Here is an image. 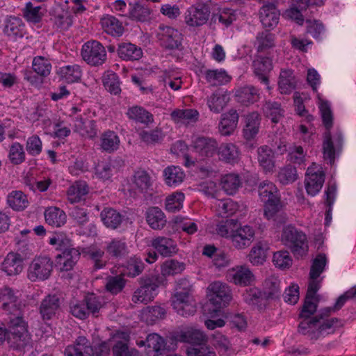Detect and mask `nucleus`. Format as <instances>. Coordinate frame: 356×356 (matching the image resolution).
<instances>
[{"instance_id":"nucleus-1","label":"nucleus","mask_w":356,"mask_h":356,"mask_svg":"<svg viewBox=\"0 0 356 356\" xmlns=\"http://www.w3.org/2000/svg\"><path fill=\"white\" fill-rule=\"evenodd\" d=\"M333 307H327L321 309L314 316L300 318L301 321L298 325L297 332L306 336L310 340L318 339L324 332L332 328L341 327L342 321L337 318H327L332 312L338 311Z\"/></svg>"},{"instance_id":"nucleus-2","label":"nucleus","mask_w":356,"mask_h":356,"mask_svg":"<svg viewBox=\"0 0 356 356\" xmlns=\"http://www.w3.org/2000/svg\"><path fill=\"white\" fill-rule=\"evenodd\" d=\"M258 193L264 204V216L268 220H273L277 225L285 223L287 216L283 211V204L276 186L268 181L261 182L258 186Z\"/></svg>"},{"instance_id":"nucleus-3","label":"nucleus","mask_w":356,"mask_h":356,"mask_svg":"<svg viewBox=\"0 0 356 356\" xmlns=\"http://www.w3.org/2000/svg\"><path fill=\"white\" fill-rule=\"evenodd\" d=\"M7 343L13 350H22L31 343V334L29 332L28 322L24 311L15 310L8 321Z\"/></svg>"},{"instance_id":"nucleus-4","label":"nucleus","mask_w":356,"mask_h":356,"mask_svg":"<svg viewBox=\"0 0 356 356\" xmlns=\"http://www.w3.org/2000/svg\"><path fill=\"white\" fill-rule=\"evenodd\" d=\"M282 241L297 258L303 257L307 252L306 235L294 226L287 225L284 227L282 233Z\"/></svg>"},{"instance_id":"nucleus-5","label":"nucleus","mask_w":356,"mask_h":356,"mask_svg":"<svg viewBox=\"0 0 356 356\" xmlns=\"http://www.w3.org/2000/svg\"><path fill=\"white\" fill-rule=\"evenodd\" d=\"M139 283L140 286L134 291L132 302L147 304L153 300L161 283L159 277L145 275L140 278Z\"/></svg>"},{"instance_id":"nucleus-6","label":"nucleus","mask_w":356,"mask_h":356,"mask_svg":"<svg viewBox=\"0 0 356 356\" xmlns=\"http://www.w3.org/2000/svg\"><path fill=\"white\" fill-rule=\"evenodd\" d=\"M343 145V136L341 130L337 129L333 135L330 131H325L322 150L323 159L331 165H334L335 159L341 153Z\"/></svg>"},{"instance_id":"nucleus-7","label":"nucleus","mask_w":356,"mask_h":356,"mask_svg":"<svg viewBox=\"0 0 356 356\" xmlns=\"http://www.w3.org/2000/svg\"><path fill=\"white\" fill-rule=\"evenodd\" d=\"M211 3L200 1L191 6L185 12L184 22L192 28H198L205 25L211 17Z\"/></svg>"},{"instance_id":"nucleus-8","label":"nucleus","mask_w":356,"mask_h":356,"mask_svg":"<svg viewBox=\"0 0 356 356\" xmlns=\"http://www.w3.org/2000/svg\"><path fill=\"white\" fill-rule=\"evenodd\" d=\"M83 60L91 66L103 65L106 59V47L97 40H90L86 42L81 52Z\"/></svg>"},{"instance_id":"nucleus-9","label":"nucleus","mask_w":356,"mask_h":356,"mask_svg":"<svg viewBox=\"0 0 356 356\" xmlns=\"http://www.w3.org/2000/svg\"><path fill=\"white\" fill-rule=\"evenodd\" d=\"M208 299L214 306L215 311L226 307L232 300V293L229 287L221 282H214L207 288Z\"/></svg>"},{"instance_id":"nucleus-10","label":"nucleus","mask_w":356,"mask_h":356,"mask_svg":"<svg viewBox=\"0 0 356 356\" xmlns=\"http://www.w3.org/2000/svg\"><path fill=\"white\" fill-rule=\"evenodd\" d=\"M53 270V261L47 256L35 257L28 269V277L31 282L47 280Z\"/></svg>"},{"instance_id":"nucleus-11","label":"nucleus","mask_w":356,"mask_h":356,"mask_svg":"<svg viewBox=\"0 0 356 356\" xmlns=\"http://www.w3.org/2000/svg\"><path fill=\"white\" fill-rule=\"evenodd\" d=\"M160 45L167 50L179 49L181 46L182 34L171 26L160 24L156 33Z\"/></svg>"},{"instance_id":"nucleus-12","label":"nucleus","mask_w":356,"mask_h":356,"mask_svg":"<svg viewBox=\"0 0 356 356\" xmlns=\"http://www.w3.org/2000/svg\"><path fill=\"white\" fill-rule=\"evenodd\" d=\"M325 174L321 166L312 163L307 168L305 179V189L308 195L315 196L319 193L325 181Z\"/></svg>"},{"instance_id":"nucleus-13","label":"nucleus","mask_w":356,"mask_h":356,"mask_svg":"<svg viewBox=\"0 0 356 356\" xmlns=\"http://www.w3.org/2000/svg\"><path fill=\"white\" fill-rule=\"evenodd\" d=\"M191 146L199 158L204 160L216 154L218 143L214 138L202 136L195 138Z\"/></svg>"},{"instance_id":"nucleus-14","label":"nucleus","mask_w":356,"mask_h":356,"mask_svg":"<svg viewBox=\"0 0 356 356\" xmlns=\"http://www.w3.org/2000/svg\"><path fill=\"white\" fill-rule=\"evenodd\" d=\"M63 299L58 294H49L40 302L39 313L44 321L53 319L61 312Z\"/></svg>"},{"instance_id":"nucleus-15","label":"nucleus","mask_w":356,"mask_h":356,"mask_svg":"<svg viewBox=\"0 0 356 356\" xmlns=\"http://www.w3.org/2000/svg\"><path fill=\"white\" fill-rule=\"evenodd\" d=\"M175 339L179 342L190 343L193 347L206 345L208 341V337L202 330L191 327L181 330Z\"/></svg>"},{"instance_id":"nucleus-16","label":"nucleus","mask_w":356,"mask_h":356,"mask_svg":"<svg viewBox=\"0 0 356 356\" xmlns=\"http://www.w3.org/2000/svg\"><path fill=\"white\" fill-rule=\"evenodd\" d=\"M80 343H83L86 346L85 352L83 350L81 351L87 356H110V346L108 343L104 341L97 346L93 347L90 341L85 336L78 337L72 344L67 346L76 348L80 345Z\"/></svg>"},{"instance_id":"nucleus-17","label":"nucleus","mask_w":356,"mask_h":356,"mask_svg":"<svg viewBox=\"0 0 356 356\" xmlns=\"http://www.w3.org/2000/svg\"><path fill=\"white\" fill-rule=\"evenodd\" d=\"M280 15L279 10L272 2L264 4L259 10L260 22L266 29H274L279 22Z\"/></svg>"},{"instance_id":"nucleus-18","label":"nucleus","mask_w":356,"mask_h":356,"mask_svg":"<svg viewBox=\"0 0 356 356\" xmlns=\"http://www.w3.org/2000/svg\"><path fill=\"white\" fill-rule=\"evenodd\" d=\"M104 251L113 259H122L129 254V248L124 238H113L105 242Z\"/></svg>"},{"instance_id":"nucleus-19","label":"nucleus","mask_w":356,"mask_h":356,"mask_svg":"<svg viewBox=\"0 0 356 356\" xmlns=\"http://www.w3.org/2000/svg\"><path fill=\"white\" fill-rule=\"evenodd\" d=\"M261 117L257 112H252L244 116L243 136L248 141L254 140L259 134Z\"/></svg>"},{"instance_id":"nucleus-20","label":"nucleus","mask_w":356,"mask_h":356,"mask_svg":"<svg viewBox=\"0 0 356 356\" xmlns=\"http://www.w3.org/2000/svg\"><path fill=\"white\" fill-rule=\"evenodd\" d=\"M254 236V232L252 227L245 225L234 230L231 234V239L236 248L243 249L250 245Z\"/></svg>"},{"instance_id":"nucleus-21","label":"nucleus","mask_w":356,"mask_h":356,"mask_svg":"<svg viewBox=\"0 0 356 356\" xmlns=\"http://www.w3.org/2000/svg\"><path fill=\"white\" fill-rule=\"evenodd\" d=\"M80 252L76 248L65 250L56 256V266L61 271L71 270L80 259Z\"/></svg>"},{"instance_id":"nucleus-22","label":"nucleus","mask_w":356,"mask_h":356,"mask_svg":"<svg viewBox=\"0 0 356 356\" xmlns=\"http://www.w3.org/2000/svg\"><path fill=\"white\" fill-rule=\"evenodd\" d=\"M147 354L149 356H161L169 350L165 339L156 333L147 336Z\"/></svg>"},{"instance_id":"nucleus-23","label":"nucleus","mask_w":356,"mask_h":356,"mask_svg":"<svg viewBox=\"0 0 356 356\" xmlns=\"http://www.w3.org/2000/svg\"><path fill=\"white\" fill-rule=\"evenodd\" d=\"M239 119L238 113L236 109L232 108L221 115L218 125L219 132L222 136H229L237 127Z\"/></svg>"},{"instance_id":"nucleus-24","label":"nucleus","mask_w":356,"mask_h":356,"mask_svg":"<svg viewBox=\"0 0 356 356\" xmlns=\"http://www.w3.org/2000/svg\"><path fill=\"white\" fill-rule=\"evenodd\" d=\"M242 297L245 303L259 310L264 309L267 305L268 300L263 291L258 288L251 287L245 289Z\"/></svg>"},{"instance_id":"nucleus-25","label":"nucleus","mask_w":356,"mask_h":356,"mask_svg":"<svg viewBox=\"0 0 356 356\" xmlns=\"http://www.w3.org/2000/svg\"><path fill=\"white\" fill-rule=\"evenodd\" d=\"M253 68L255 76L269 89L268 74L273 69L272 60L268 57H259L254 60Z\"/></svg>"},{"instance_id":"nucleus-26","label":"nucleus","mask_w":356,"mask_h":356,"mask_svg":"<svg viewBox=\"0 0 356 356\" xmlns=\"http://www.w3.org/2000/svg\"><path fill=\"white\" fill-rule=\"evenodd\" d=\"M3 32L13 40L22 38L26 34L25 25L21 18L10 16L6 20Z\"/></svg>"},{"instance_id":"nucleus-27","label":"nucleus","mask_w":356,"mask_h":356,"mask_svg":"<svg viewBox=\"0 0 356 356\" xmlns=\"http://www.w3.org/2000/svg\"><path fill=\"white\" fill-rule=\"evenodd\" d=\"M152 245L157 252L165 257H172L178 250L176 242L168 237H156L152 240Z\"/></svg>"},{"instance_id":"nucleus-28","label":"nucleus","mask_w":356,"mask_h":356,"mask_svg":"<svg viewBox=\"0 0 356 356\" xmlns=\"http://www.w3.org/2000/svg\"><path fill=\"white\" fill-rule=\"evenodd\" d=\"M1 268L8 275H15L23 269V259L19 254L10 252L1 264Z\"/></svg>"},{"instance_id":"nucleus-29","label":"nucleus","mask_w":356,"mask_h":356,"mask_svg":"<svg viewBox=\"0 0 356 356\" xmlns=\"http://www.w3.org/2000/svg\"><path fill=\"white\" fill-rule=\"evenodd\" d=\"M229 93L227 91L217 90L207 99V105L211 111L219 113L229 102Z\"/></svg>"},{"instance_id":"nucleus-30","label":"nucleus","mask_w":356,"mask_h":356,"mask_svg":"<svg viewBox=\"0 0 356 356\" xmlns=\"http://www.w3.org/2000/svg\"><path fill=\"white\" fill-rule=\"evenodd\" d=\"M257 160L265 172H272L275 167L274 152L266 145L257 149Z\"/></svg>"},{"instance_id":"nucleus-31","label":"nucleus","mask_w":356,"mask_h":356,"mask_svg":"<svg viewBox=\"0 0 356 356\" xmlns=\"http://www.w3.org/2000/svg\"><path fill=\"white\" fill-rule=\"evenodd\" d=\"M253 44L257 52H267L275 47V35L270 33L269 30L260 31L257 33Z\"/></svg>"},{"instance_id":"nucleus-32","label":"nucleus","mask_w":356,"mask_h":356,"mask_svg":"<svg viewBox=\"0 0 356 356\" xmlns=\"http://www.w3.org/2000/svg\"><path fill=\"white\" fill-rule=\"evenodd\" d=\"M216 154L220 161L227 163H235L238 161L240 152L236 145L225 143L218 145Z\"/></svg>"},{"instance_id":"nucleus-33","label":"nucleus","mask_w":356,"mask_h":356,"mask_svg":"<svg viewBox=\"0 0 356 356\" xmlns=\"http://www.w3.org/2000/svg\"><path fill=\"white\" fill-rule=\"evenodd\" d=\"M171 305L178 314L184 317L192 316L196 312V307L192 297L171 298Z\"/></svg>"},{"instance_id":"nucleus-34","label":"nucleus","mask_w":356,"mask_h":356,"mask_svg":"<svg viewBox=\"0 0 356 356\" xmlns=\"http://www.w3.org/2000/svg\"><path fill=\"white\" fill-rule=\"evenodd\" d=\"M131 181L135 188L140 193H147L152 190L153 180L150 175L145 170H136Z\"/></svg>"},{"instance_id":"nucleus-35","label":"nucleus","mask_w":356,"mask_h":356,"mask_svg":"<svg viewBox=\"0 0 356 356\" xmlns=\"http://www.w3.org/2000/svg\"><path fill=\"white\" fill-rule=\"evenodd\" d=\"M0 298L3 302V309L8 312L9 316H13L15 310L24 311L20 305L16 304L17 298L12 289L7 286L3 288L0 293Z\"/></svg>"},{"instance_id":"nucleus-36","label":"nucleus","mask_w":356,"mask_h":356,"mask_svg":"<svg viewBox=\"0 0 356 356\" xmlns=\"http://www.w3.org/2000/svg\"><path fill=\"white\" fill-rule=\"evenodd\" d=\"M235 97L238 102L248 106L259 99L258 90L253 86H245L236 90Z\"/></svg>"},{"instance_id":"nucleus-37","label":"nucleus","mask_w":356,"mask_h":356,"mask_svg":"<svg viewBox=\"0 0 356 356\" xmlns=\"http://www.w3.org/2000/svg\"><path fill=\"white\" fill-rule=\"evenodd\" d=\"M103 224L108 229H116L123 222L124 216L112 208H105L100 213Z\"/></svg>"},{"instance_id":"nucleus-38","label":"nucleus","mask_w":356,"mask_h":356,"mask_svg":"<svg viewBox=\"0 0 356 356\" xmlns=\"http://www.w3.org/2000/svg\"><path fill=\"white\" fill-rule=\"evenodd\" d=\"M128 17L133 21L138 22H147L151 20L152 10L140 2L136 1L129 3Z\"/></svg>"},{"instance_id":"nucleus-39","label":"nucleus","mask_w":356,"mask_h":356,"mask_svg":"<svg viewBox=\"0 0 356 356\" xmlns=\"http://www.w3.org/2000/svg\"><path fill=\"white\" fill-rule=\"evenodd\" d=\"M117 51L119 57L124 60H138L143 56L142 49L132 43L119 44Z\"/></svg>"},{"instance_id":"nucleus-40","label":"nucleus","mask_w":356,"mask_h":356,"mask_svg":"<svg viewBox=\"0 0 356 356\" xmlns=\"http://www.w3.org/2000/svg\"><path fill=\"white\" fill-rule=\"evenodd\" d=\"M146 220L153 229H161L166 224L164 213L157 207H149L146 211Z\"/></svg>"},{"instance_id":"nucleus-41","label":"nucleus","mask_w":356,"mask_h":356,"mask_svg":"<svg viewBox=\"0 0 356 356\" xmlns=\"http://www.w3.org/2000/svg\"><path fill=\"white\" fill-rule=\"evenodd\" d=\"M203 73L206 81L212 86L225 85L229 83L232 79L222 69L205 70Z\"/></svg>"},{"instance_id":"nucleus-42","label":"nucleus","mask_w":356,"mask_h":356,"mask_svg":"<svg viewBox=\"0 0 356 356\" xmlns=\"http://www.w3.org/2000/svg\"><path fill=\"white\" fill-rule=\"evenodd\" d=\"M279 89L282 94H290L296 87V80L291 70H282L279 77Z\"/></svg>"},{"instance_id":"nucleus-43","label":"nucleus","mask_w":356,"mask_h":356,"mask_svg":"<svg viewBox=\"0 0 356 356\" xmlns=\"http://www.w3.org/2000/svg\"><path fill=\"white\" fill-rule=\"evenodd\" d=\"M74 131L82 136L92 138L97 134L94 120L76 117L74 120Z\"/></svg>"},{"instance_id":"nucleus-44","label":"nucleus","mask_w":356,"mask_h":356,"mask_svg":"<svg viewBox=\"0 0 356 356\" xmlns=\"http://www.w3.org/2000/svg\"><path fill=\"white\" fill-rule=\"evenodd\" d=\"M337 184L333 180L328 181L327 184V187L325 191V205L327 206V209L325 211V225H329L332 220V205L334 202L336 195H337Z\"/></svg>"},{"instance_id":"nucleus-45","label":"nucleus","mask_w":356,"mask_h":356,"mask_svg":"<svg viewBox=\"0 0 356 356\" xmlns=\"http://www.w3.org/2000/svg\"><path fill=\"white\" fill-rule=\"evenodd\" d=\"M263 293L268 300L278 299L281 293L280 280L275 276L267 277L264 282Z\"/></svg>"},{"instance_id":"nucleus-46","label":"nucleus","mask_w":356,"mask_h":356,"mask_svg":"<svg viewBox=\"0 0 356 356\" xmlns=\"http://www.w3.org/2000/svg\"><path fill=\"white\" fill-rule=\"evenodd\" d=\"M8 204L15 211H23L29 206L26 195L21 191H13L7 196Z\"/></svg>"},{"instance_id":"nucleus-47","label":"nucleus","mask_w":356,"mask_h":356,"mask_svg":"<svg viewBox=\"0 0 356 356\" xmlns=\"http://www.w3.org/2000/svg\"><path fill=\"white\" fill-rule=\"evenodd\" d=\"M102 24L108 34L115 37L121 36L124 31L122 22L113 16H107L102 18Z\"/></svg>"},{"instance_id":"nucleus-48","label":"nucleus","mask_w":356,"mask_h":356,"mask_svg":"<svg viewBox=\"0 0 356 356\" xmlns=\"http://www.w3.org/2000/svg\"><path fill=\"white\" fill-rule=\"evenodd\" d=\"M163 175L167 185L176 186L181 184L185 177V174L179 166H168L164 171Z\"/></svg>"},{"instance_id":"nucleus-49","label":"nucleus","mask_w":356,"mask_h":356,"mask_svg":"<svg viewBox=\"0 0 356 356\" xmlns=\"http://www.w3.org/2000/svg\"><path fill=\"white\" fill-rule=\"evenodd\" d=\"M127 115L129 119L147 125L154 121L152 114L141 106H136L129 108Z\"/></svg>"},{"instance_id":"nucleus-50","label":"nucleus","mask_w":356,"mask_h":356,"mask_svg":"<svg viewBox=\"0 0 356 356\" xmlns=\"http://www.w3.org/2000/svg\"><path fill=\"white\" fill-rule=\"evenodd\" d=\"M264 115L273 123H277L284 116V110L277 102L266 101L262 107Z\"/></svg>"},{"instance_id":"nucleus-51","label":"nucleus","mask_w":356,"mask_h":356,"mask_svg":"<svg viewBox=\"0 0 356 356\" xmlns=\"http://www.w3.org/2000/svg\"><path fill=\"white\" fill-rule=\"evenodd\" d=\"M44 218L46 222L49 225L58 227L65 223L66 214L57 207H50L45 210Z\"/></svg>"},{"instance_id":"nucleus-52","label":"nucleus","mask_w":356,"mask_h":356,"mask_svg":"<svg viewBox=\"0 0 356 356\" xmlns=\"http://www.w3.org/2000/svg\"><path fill=\"white\" fill-rule=\"evenodd\" d=\"M102 83L106 90L111 94L117 95L121 92L120 81L117 74L106 71L102 76Z\"/></svg>"},{"instance_id":"nucleus-53","label":"nucleus","mask_w":356,"mask_h":356,"mask_svg":"<svg viewBox=\"0 0 356 356\" xmlns=\"http://www.w3.org/2000/svg\"><path fill=\"white\" fill-rule=\"evenodd\" d=\"M53 20L54 27L60 31L67 30L72 24L71 14L62 8L55 10Z\"/></svg>"},{"instance_id":"nucleus-54","label":"nucleus","mask_w":356,"mask_h":356,"mask_svg":"<svg viewBox=\"0 0 356 356\" xmlns=\"http://www.w3.org/2000/svg\"><path fill=\"white\" fill-rule=\"evenodd\" d=\"M268 247L259 242L253 246L248 254L250 262L254 266H259L264 264L266 259Z\"/></svg>"},{"instance_id":"nucleus-55","label":"nucleus","mask_w":356,"mask_h":356,"mask_svg":"<svg viewBox=\"0 0 356 356\" xmlns=\"http://www.w3.org/2000/svg\"><path fill=\"white\" fill-rule=\"evenodd\" d=\"M59 74L67 83H74L81 80L82 71L79 65H66L60 68Z\"/></svg>"},{"instance_id":"nucleus-56","label":"nucleus","mask_w":356,"mask_h":356,"mask_svg":"<svg viewBox=\"0 0 356 356\" xmlns=\"http://www.w3.org/2000/svg\"><path fill=\"white\" fill-rule=\"evenodd\" d=\"M221 185L228 195H234L241 186V181L238 175L227 174L222 177Z\"/></svg>"},{"instance_id":"nucleus-57","label":"nucleus","mask_w":356,"mask_h":356,"mask_svg":"<svg viewBox=\"0 0 356 356\" xmlns=\"http://www.w3.org/2000/svg\"><path fill=\"white\" fill-rule=\"evenodd\" d=\"M101 147L103 150L111 153L117 150L120 145V139L118 135L113 131L104 132L101 138Z\"/></svg>"},{"instance_id":"nucleus-58","label":"nucleus","mask_w":356,"mask_h":356,"mask_svg":"<svg viewBox=\"0 0 356 356\" xmlns=\"http://www.w3.org/2000/svg\"><path fill=\"white\" fill-rule=\"evenodd\" d=\"M170 116L176 122L186 121L189 123L197 120L199 113L195 109H177L171 113Z\"/></svg>"},{"instance_id":"nucleus-59","label":"nucleus","mask_w":356,"mask_h":356,"mask_svg":"<svg viewBox=\"0 0 356 356\" xmlns=\"http://www.w3.org/2000/svg\"><path fill=\"white\" fill-rule=\"evenodd\" d=\"M127 280L122 275L108 276L105 284L106 290L113 295L120 293L124 288Z\"/></svg>"},{"instance_id":"nucleus-60","label":"nucleus","mask_w":356,"mask_h":356,"mask_svg":"<svg viewBox=\"0 0 356 356\" xmlns=\"http://www.w3.org/2000/svg\"><path fill=\"white\" fill-rule=\"evenodd\" d=\"M297 178L296 168L291 165L280 168L277 174V179L283 185L293 183Z\"/></svg>"},{"instance_id":"nucleus-61","label":"nucleus","mask_w":356,"mask_h":356,"mask_svg":"<svg viewBox=\"0 0 356 356\" xmlns=\"http://www.w3.org/2000/svg\"><path fill=\"white\" fill-rule=\"evenodd\" d=\"M184 269V263L170 259L165 261L161 266V273L163 276L174 275L181 273Z\"/></svg>"},{"instance_id":"nucleus-62","label":"nucleus","mask_w":356,"mask_h":356,"mask_svg":"<svg viewBox=\"0 0 356 356\" xmlns=\"http://www.w3.org/2000/svg\"><path fill=\"white\" fill-rule=\"evenodd\" d=\"M193 284L186 278L179 279L176 285V293L171 298L192 297Z\"/></svg>"},{"instance_id":"nucleus-63","label":"nucleus","mask_w":356,"mask_h":356,"mask_svg":"<svg viewBox=\"0 0 356 356\" xmlns=\"http://www.w3.org/2000/svg\"><path fill=\"white\" fill-rule=\"evenodd\" d=\"M8 158L13 165H19L25 161L23 145L18 142L13 143L9 149Z\"/></svg>"},{"instance_id":"nucleus-64","label":"nucleus","mask_w":356,"mask_h":356,"mask_svg":"<svg viewBox=\"0 0 356 356\" xmlns=\"http://www.w3.org/2000/svg\"><path fill=\"white\" fill-rule=\"evenodd\" d=\"M32 67L38 75L45 77L50 74L51 65L47 59L42 56H38L33 58Z\"/></svg>"}]
</instances>
